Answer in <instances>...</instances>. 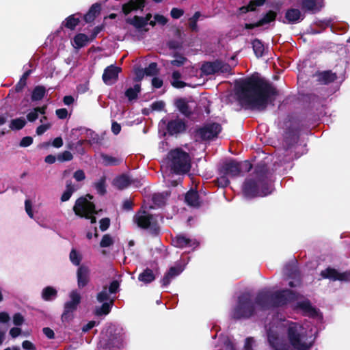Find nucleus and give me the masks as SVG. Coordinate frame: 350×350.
<instances>
[{"mask_svg": "<svg viewBox=\"0 0 350 350\" xmlns=\"http://www.w3.org/2000/svg\"><path fill=\"white\" fill-rule=\"evenodd\" d=\"M265 0H252L246 6H242L239 8V14L247 13L249 11H253L256 7L263 5Z\"/></svg>", "mask_w": 350, "mask_h": 350, "instance_id": "obj_29", "label": "nucleus"}, {"mask_svg": "<svg viewBox=\"0 0 350 350\" xmlns=\"http://www.w3.org/2000/svg\"><path fill=\"white\" fill-rule=\"evenodd\" d=\"M80 18L76 16V14L69 16L62 22V25L71 30L74 29L78 25Z\"/></svg>", "mask_w": 350, "mask_h": 350, "instance_id": "obj_30", "label": "nucleus"}, {"mask_svg": "<svg viewBox=\"0 0 350 350\" xmlns=\"http://www.w3.org/2000/svg\"><path fill=\"white\" fill-rule=\"evenodd\" d=\"M89 269L84 266L79 267L77 271L78 286L81 288L85 286L88 282Z\"/></svg>", "mask_w": 350, "mask_h": 350, "instance_id": "obj_21", "label": "nucleus"}, {"mask_svg": "<svg viewBox=\"0 0 350 350\" xmlns=\"http://www.w3.org/2000/svg\"><path fill=\"white\" fill-rule=\"evenodd\" d=\"M113 304V299L109 302H103L101 306L95 308V314L97 316L107 315L110 312Z\"/></svg>", "mask_w": 350, "mask_h": 350, "instance_id": "obj_28", "label": "nucleus"}, {"mask_svg": "<svg viewBox=\"0 0 350 350\" xmlns=\"http://www.w3.org/2000/svg\"><path fill=\"white\" fill-rule=\"evenodd\" d=\"M118 288L119 283L118 281L114 280L110 284V286L108 288V291L110 292V293L114 294L118 291Z\"/></svg>", "mask_w": 350, "mask_h": 350, "instance_id": "obj_60", "label": "nucleus"}, {"mask_svg": "<svg viewBox=\"0 0 350 350\" xmlns=\"http://www.w3.org/2000/svg\"><path fill=\"white\" fill-rule=\"evenodd\" d=\"M184 270V267L178 265L171 267L167 273H166L162 279V285L167 286L170 284L171 281L176 276H178Z\"/></svg>", "mask_w": 350, "mask_h": 350, "instance_id": "obj_18", "label": "nucleus"}, {"mask_svg": "<svg viewBox=\"0 0 350 350\" xmlns=\"http://www.w3.org/2000/svg\"><path fill=\"white\" fill-rule=\"evenodd\" d=\"M285 18L291 23H297L302 21L304 15L298 9L291 8L286 11Z\"/></svg>", "mask_w": 350, "mask_h": 350, "instance_id": "obj_20", "label": "nucleus"}, {"mask_svg": "<svg viewBox=\"0 0 350 350\" xmlns=\"http://www.w3.org/2000/svg\"><path fill=\"white\" fill-rule=\"evenodd\" d=\"M85 142V140H79L75 144H70L68 148L71 150H75L79 154L83 155L85 154V150L83 148V145Z\"/></svg>", "mask_w": 350, "mask_h": 350, "instance_id": "obj_47", "label": "nucleus"}, {"mask_svg": "<svg viewBox=\"0 0 350 350\" xmlns=\"http://www.w3.org/2000/svg\"><path fill=\"white\" fill-rule=\"evenodd\" d=\"M299 295L291 290L277 291L274 293L267 289L260 291L254 303L250 299L248 293H243L239 297L238 304L234 308L232 316L234 319L250 318L254 315H262L261 313L273 307L286 305L297 300Z\"/></svg>", "mask_w": 350, "mask_h": 350, "instance_id": "obj_2", "label": "nucleus"}, {"mask_svg": "<svg viewBox=\"0 0 350 350\" xmlns=\"http://www.w3.org/2000/svg\"><path fill=\"white\" fill-rule=\"evenodd\" d=\"M221 130V125L217 123H209L199 129L198 135L202 139H212L217 136Z\"/></svg>", "mask_w": 350, "mask_h": 350, "instance_id": "obj_11", "label": "nucleus"}, {"mask_svg": "<svg viewBox=\"0 0 350 350\" xmlns=\"http://www.w3.org/2000/svg\"><path fill=\"white\" fill-rule=\"evenodd\" d=\"M252 165L247 161L237 162L230 159L224 162L219 167L220 174L227 175L229 177L239 176L241 172H249Z\"/></svg>", "mask_w": 350, "mask_h": 350, "instance_id": "obj_7", "label": "nucleus"}, {"mask_svg": "<svg viewBox=\"0 0 350 350\" xmlns=\"http://www.w3.org/2000/svg\"><path fill=\"white\" fill-rule=\"evenodd\" d=\"M22 347L26 350H36L34 345L29 340L23 341L22 343Z\"/></svg>", "mask_w": 350, "mask_h": 350, "instance_id": "obj_64", "label": "nucleus"}, {"mask_svg": "<svg viewBox=\"0 0 350 350\" xmlns=\"http://www.w3.org/2000/svg\"><path fill=\"white\" fill-rule=\"evenodd\" d=\"M296 308L299 309L304 315L316 319L317 321H321L322 319V316L319 310L313 308L307 299L297 302Z\"/></svg>", "mask_w": 350, "mask_h": 350, "instance_id": "obj_12", "label": "nucleus"}, {"mask_svg": "<svg viewBox=\"0 0 350 350\" xmlns=\"http://www.w3.org/2000/svg\"><path fill=\"white\" fill-rule=\"evenodd\" d=\"M93 197L87 195L85 197L79 198L73 207L75 214L81 217L90 219L92 224L96 222L94 215L96 214L94 204L91 202Z\"/></svg>", "mask_w": 350, "mask_h": 350, "instance_id": "obj_6", "label": "nucleus"}, {"mask_svg": "<svg viewBox=\"0 0 350 350\" xmlns=\"http://www.w3.org/2000/svg\"><path fill=\"white\" fill-rule=\"evenodd\" d=\"M144 73L148 76H154L158 73L157 64L151 63L145 68Z\"/></svg>", "mask_w": 350, "mask_h": 350, "instance_id": "obj_50", "label": "nucleus"}, {"mask_svg": "<svg viewBox=\"0 0 350 350\" xmlns=\"http://www.w3.org/2000/svg\"><path fill=\"white\" fill-rule=\"evenodd\" d=\"M174 246L179 248L194 249L198 246V242L196 239H190L183 235H178L172 239Z\"/></svg>", "mask_w": 350, "mask_h": 350, "instance_id": "obj_14", "label": "nucleus"}, {"mask_svg": "<svg viewBox=\"0 0 350 350\" xmlns=\"http://www.w3.org/2000/svg\"><path fill=\"white\" fill-rule=\"evenodd\" d=\"M183 10L178 8H173L171 10V16L174 18H179L180 16L183 15Z\"/></svg>", "mask_w": 350, "mask_h": 350, "instance_id": "obj_61", "label": "nucleus"}, {"mask_svg": "<svg viewBox=\"0 0 350 350\" xmlns=\"http://www.w3.org/2000/svg\"><path fill=\"white\" fill-rule=\"evenodd\" d=\"M284 270L289 278H299V273H298L297 268L295 267V265H287L285 267ZM299 283V279H297L296 280V284H295L294 282L291 281L289 282V286L291 287H294V286H296Z\"/></svg>", "mask_w": 350, "mask_h": 350, "instance_id": "obj_26", "label": "nucleus"}, {"mask_svg": "<svg viewBox=\"0 0 350 350\" xmlns=\"http://www.w3.org/2000/svg\"><path fill=\"white\" fill-rule=\"evenodd\" d=\"M187 59L179 55H174V59L170 62V64L173 66L180 67L185 64Z\"/></svg>", "mask_w": 350, "mask_h": 350, "instance_id": "obj_51", "label": "nucleus"}, {"mask_svg": "<svg viewBox=\"0 0 350 350\" xmlns=\"http://www.w3.org/2000/svg\"><path fill=\"white\" fill-rule=\"evenodd\" d=\"M176 106L180 112L186 116H189L191 113V109L185 99L177 100L176 102Z\"/></svg>", "mask_w": 350, "mask_h": 350, "instance_id": "obj_33", "label": "nucleus"}, {"mask_svg": "<svg viewBox=\"0 0 350 350\" xmlns=\"http://www.w3.org/2000/svg\"><path fill=\"white\" fill-rule=\"evenodd\" d=\"M45 110L46 107H36L29 113H28V114L27 115V118L29 122H34L38 118L39 113H45Z\"/></svg>", "mask_w": 350, "mask_h": 350, "instance_id": "obj_37", "label": "nucleus"}, {"mask_svg": "<svg viewBox=\"0 0 350 350\" xmlns=\"http://www.w3.org/2000/svg\"><path fill=\"white\" fill-rule=\"evenodd\" d=\"M228 176L220 174L219 178H217L218 185L221 187H226L230 184Z\"/></svg>", "mask_w": 350, "mask_h": 350, "instance_id": "obj_55", "label": "nucleus"}, {"mask_svg": "<svg viewBox=\"0 0 350 350\" xmlns=\"http://www.w3.org/2000/svg\"><path fill=\"white\" fill-rule=\"evenodd\" d=\"M186 203L193 207H198L200 204L198 192L193 190L189 191L185 195Z\"/></svg>", "mask_w": 350, "mask_h": 350, "instance_id": "obj_22", "label": "nucleus"}, {"mask_svg": "<svg viewBox=\"0 0 350 350\" xmlns=\"http://www.w3.org/2000/svg\"><path fill=\"white\" fill-rule=\"evenodd\" d=\"M275 17L276 13L273 11H269L259 21H258V25L262 26L269 24V23L275 21Z\"/></svg>", "mask_w": 350, "mask_h": 350, "instance_id": "obj_45", "label": "nucleus"}, {"mask_svg": "<svg viewBox=\"0 0 350 350\" xmlns=\"http://www.w3.org/2000/svg\"><path fill=\"white\" fill-rule=\"evenodd\" d=\"M100 6L98 3L92 5L88 12L84 16V20L87 23H90L94 20L96 16L100 13Z\"/></svg>", "mask_w": 350, "mask_h": 350, "instance_id": "obj_25", "label": "nucleus"}, {"mask_svg": "<svg viewBox=\"0 0 350 350\" xmlns=\"http://www.w3.org/2000/svg\"><path fill=\"white\" fill-rule=\"evenodd\" d=\"M237 94L240 100L253 109L263 110L276 94L275 88L262 79H250L241 82Z\"/></svg>", "mask_w": 350, "mask_h": 350, "instance_id": "obj_3", "label": "nucleus"}, {"mask_svg": "<svg viewBox=\"0 0 350 350\" xmlns=\"http://www.w3.org/2000/svg\"><path fill=\"white\" fill-rule=\"evenodd\" d=\"M200 16V13L199 12H196L194 15L189 18V25L192 31H197V21Z\"/></svg>", "mask_w": 350, "mask_h": 350, "instance_id": "obj_49", "label": "nucleus"}, {"mask_svg": "<svg viewBox=\"0 0 350 350\" xmlns=\"http://www.w3.org/2000/svg\"><path fill=\"white\" fill-rule=\"evenodd\" d=\"M23 321H24V318L21 314L16 313L13 316V323L15 325H16V326L21 325L23 324Z\"/></svg>", "mask_w": 350, "mask_h": 350, "instance_id": "obj_57", "label": "nucleus"}, {"mask_svg": "<svg viewBox=\"0 0 350 350\" xmlns=\"http://www.w3.org/2000/svg\"><path fill=\"white\" fill-rule=\"evenodd\" d=\"M120 68L113 65L107 67L103 75V79L107 85H112L118 79Z\"/></svg>", "mask_w": 350, "mask_h": 350, "instance_id": "obj_15", "label": "nucleus"}, {"mask_svg": "<svg viewBox=\"0 0 350 350\" xmlns=\"http://www.w3.org/2000/svg\"><path fill=\"white\" fill-rule=\"evenodd\" d=\"M77 190V186L73 185L71 182L68 181L66 183V190L64 191L61 197V200L62 202L68 201L70 198L72 193Z\"/></svg>", "mask_w": 350, "mask_h": 350, "instance_id": "obj_31", "label": "nucleus"}, {"mask_svg": "<svg viewBox=\"0 0 350 350\" xmlns=\"http://www.w3.org/2000/svg\"><path fill=\"white\" fill-rule=\"evenodd\" d=\"M110 292L108 291V288L107 286L103 287V290L97 295V300L102 302H109L110 300L113 299L114 297L111 298Z\"/></svg>", "mask_w": 350, "mask_h": 350, "instance_id": "obj_38", "label": "nucleus"}, {"mask_svg": "<svg viewBox=\"0 0 350 350\" xmlns=\"http://www.w3.org/2000/svg\"><path fill=\"white\" fill-rule=\"evenodd\" d=\"M70 259L75 265H79L81 262L80 255L74 250L70 252Z\"/></svg>", "mask_w": 350, "mask_h": 350, "instance_id": "obj_54", "label": "nucleus"}, {"mask_svg": "<svg viewBox=\"0 0 350 350\" xmlns=\"http://www.w3.org/2000/svg\"><path fill=\"white\" fill-rule=\"evenodd\" d=\"M140 91V85L139 84H136L133 88H130L126 90L125 92V96L128 98L129 100H133L137 97V94Z\"/></svg>", "mask_w": 350, "mask_h": 350, "instance_id": "obj_44", "label": "nucleus"}, {"mask_svg": "<svg viewBox=\"0 0 350 350\" xmlns=\"http://www.w3.org/2000/svg\"><path fill=\"white\" fill-rule=\"evenodd\" d=\"M72 154L69 151H64L57 155V160L62 162L71 161Z\"/></svg>", "mask_w": 350, "mask_h": 350, "instance_id": "obj_53", "label": "nucleus"}, {"mask_svg": "<svg viewBox=\"0 0 350 350\" xmlns=\"http://www.w3.org/2000/svg\"><path fill=\"white\" fill-rule=\"evenodd\" d=\"M223 347L221 350H235L232 342L228 338L222 339Z\"/></svg>", "mask_w": 350, "mask_h": 350, "instance_id": "obj_56", "label": "nucleus"}, {"mask_svg": "<svg viewBox=\"0 0 350 350\" xmlns=\"http://www.w3.org/2000/svg\"><path fill=\"white\" fill-rule=\"evenodd\" d=\"M57 295V291L51 286H47L42 290V297L45 301H51Z\"/></svg>", "mask_w": 350, "mask_h": 350, "instance_id": "obj_36", "label": "nucleus"}, {"mask_svg": "<svg viewBox=\"0 0 350 350\" xmlns=\"http://www.w3.org/2000/svg\"><path fill=\"white\" fill-rule=\"evenodd\" d=\"M169 195L167 192L156 193L153 196L152 200L155 204L161 206L165 204V200Z\"/></svg>", "mask_w": 350, "mask_h": 350, "instance_id": "obj_46", "label": "nucleus"}, {"mask_svg": "<svg viewBox=\"0 0 350 350\" xmlns=\"http://www.w3.org/2000/svg\"><path fill=\"white\" fill-rule=\"evenodd\" d=\"M26 124V120L24 118L21 117L11 120L10 128L12 130L22 129Z\"/></svg>", "mask_w": 350, "mask_h": 350, "instance_id": "obj_41", "label": "nucleus"}, {"mask_svg": "<svg viewBox=\"0 0 350 350\" xmlns=\"http://www.w3.org/2000/svg\"><path fill=\"white\" fill-rule=\"evenodd\" d=\"M45 92H46L45 88H44L43 86H36L33 89V92H32V95H31L32 100L37 101V100H41L44 97Z\"/></svg>", "mask_w": 350, "mask_h": 350, "instance_id": "obj_43", "label": "nucleus"}, {"mask_svg": "<svg viewBox=\"0 0 350 350\" xmlns=\"http://www.w3.org/2000/svg\"><path fill=\"white\" fill-rule=\"evenodd\" d=\"M110 224V220L108 218H103L100 221V229L102 231L106 230Z\"/></svg>", "mask_w": 350, "mask_h": 350, "instance_id": "obj_58", "label": "nucleus"}, {"mask_svg": "<svg viewBox=\"0 0 350 350\" xmlns=\"http://www.w3.org/2000/svg\"><path fill=\"white\" fill-rule=\"evenodd\" d=\"M145 6L144 0H131L122 6V11L125 14H128L132 11L142 10Z\"/></svg>", "mask_w": 350, "mask_h": 350, "instance_id": "obj_19", "label": "nucleus"}, {"mask_svg": "<svg viewBox=\"0 0 350 350\" xmlns=\"http://www.w3.org/2000/svg\"><path fill=\"white\" fill-rule=\"evenodd\" d=\"M336 79L335 73L331 71H325L320 72L318 75V80L323 84H327L334 81Z\"/></svg>", "mask_w": 350, "mask_h": 350, "instance_id": "obj_27", "label": "nucleus"}, {"mask_svg": "<svg viewBox=\"0 0 350 350\" xmlns=\"http://www.w3.org/2000/svg\"><path fill=\"white\" fill-rule=\"evenodd\" d=\"M252 47L254 52L257 57H260L263 55L265 47L260 40L255 39L252 42Z\"/></svg>", "mask_w": 350, "mask_h": 350, "instance_id": "obj_39", "label": "nucleus"}, {"mask_svg": "<svg viewBox=\"0 0 350 350\" xmlns=\"http://www.w3.org/2000/svg\"><path fill=\"white\" fill-rule=\"evenodd\" d=\"M217 73H229L231 71V67L228 64L217 61Z\"/></svg>", "mask_w": 350, "mask_h": 350, "instance_id": "obj_48", "label": "nucleus"}, {"mask_svg": "<svg viewBox=\"0 0 350 350\" xmlns=\"http://www.w3.org/2000/svg\"><path fill=\"white\" fill-rule=\"evenodd\" d=\"M321 276L323 278H328L332 280L348 281L350 280V273L347 272L339 273L336 269L327 268L321 271Z\"/></svg>", "mask_w": 350, "mask_h": 350, "instance_id": "obj_13", "label": "nucleus"}, {"mask_svg": "<svg viewBox=\"0 0 350 350\" xmlns=\"http://www.w3.org/2000/svg\"><path fill=\"white\" fill-rule=\"evenodd\" d=\"M131 184L130 178L126 174H122L116 177L113 181V185L114 187L119 189H123Z\"/></svg>", "mask_w": 350, "mask_h": 350, "instance_id": "obj_23", "label": "nucleus"}, {"mask_svg": "<svg viewBox=\"0 0 350 350\" xmlns=\"http://www.w3.org/2000/svg\"><path fill=\"white\" fill-rule=\"evenodd\" d=\"M323 0H302L301 7L312 13L319 12L323 7Z\"/></svg>", "mask_w": 350, "mask_h": 350, "instance_id": "obj_16", "label": "nucleus"}, {"mask_svg": "<svg viewBox=\"0 0 350 350\" xmlns=\"http://www.w3.org/2000/svg\"><path fill=\"white\" fill-rule=\"evenodd\" d=\"M32 142L33 139L31 137H24L20 142V146L21 147H27L30 146Z\"/></svg>", "mask_w": 350, "mask_h": 350, "instance_id": "obj_62", "label": "nucleus"}, {"mask_svg": "<svg viewBox=\"0 0 350 350\" xmlns=\"http://www.w3.org/2000/svg\"><path fill=\"white\" fill-rule=\"evenodd\" d=\"M181 77L178 71H174L172 76V85L176 88H182L186 86V83L180 80Z\"/></svg>", "mask_w": 350, "mask_h": 350, "instance_id": "obj_42", "label": "nucleus"}, {"mask_svg": "<svg viewBox=\"0 0 350 350\" xmlns=\"http://www.w3.org/2000/svg\"><path fill=\"white\" fill-rule=\"evenodd\" d=\"M167 129L170 135H176L185 130V124L182 120L176 118L167 123Z\"/></svg>", "mask_w": 350, "mask_h": 350, "instance_id": "obj_17", "label": "nucleus"}, {"mask_svg": "<svg viewBox=\"0 0 350 350\" xmlns=\"http://www.w3.org/2000/svg\"><path fill=\"white\" fill-rule=\"evenodd\" d=\"M89 42V38L84 33L77 34L72 42V46L75 49H80L85 46Z\"/></svg>", "mask_w": 350, "mask_h": 350, "instance_id": "obj_24", "label": "nucleus"}, {"mask_svg": "<svg viewBox=\"0 0 350 350\" xmlns=\"http://www.w3.org/2000/svg\"><path fill=\"white\" fill-rule=\"evenodd\" d=\"M217 61L214 62H206L202 66L201 70L202 72L206 75H213L217 73Z\"/></svg>", "mask_w": 350, "mask_h": 350, "instance_id": "obj_35", "label": "nucleus"}, {"mask_svg": "<svg viewBox=\"0 0 350 350\" xmlns=\"http://www.w3.org/2000/svg\"><path fill=\"white\" fill-rule=\"evenodd\" d=\"M171 171L177 174L188 172L191 167L189 155L179 148L171 150L166 159Z\"/></svg>", "mask_w": 350, "mask_h": 350, "instance_id": "obj_5", "label": "nucleus"}, {"mask_svg": "<svg viewBox=\"0 0 350 350\" xmlns=\"http://www.w3.org/2000/svg\"><path fill=\"white\" fill-rule=\"evenodd\" d=\"M100 158L105 165H117L122 161L120 159L103 153L100 154Z\"/></svg>", "mask_w": 350, "mask_h": 350, "instance_id": "obj_34", "label": "nucleus"}, {"mask_svg": "<svg viewBox=\"0 0 350 350\" xmlns=\"http://www.w3.org/2000/svg\"><path fill=\"white\" fill-rule=\"evenodd\" d=\"M155 279L153 271L150 269H145L139 275L138 280L144 284H148Z\"/></svg>", "mask_w": 350, "mask_h": 350, "instance_id": "obj_32", "label": "nucleus"}, {"mask_svg": "<svg viewBox=\"0 0 350 350\" xmlns=\"http://www.w3.org/2000/svg\"><path fill=\"white\" fill-rule=\"evenodd\" d=\"M74 178L77 181H81L85 179V173L81 170H78L74 173Z\"/></svg>", "mask_w": 350, "mask_h": 350, "instance_id": "obj_63", "label": "nucleus"}, {"mask_svg": "<svg viewBox=\"0 0 350 350\" xmlns=\"http://www.w3.org/2000/svg\"><path fill=\"white\" fill-rule=\"evenodd\" d=\"M70 300L64 304V310L62 315L63 321L69 322L73 318V312L77 310L78 305L81 301V295L77 291L70 292Z\"/></svg>", "mask_w": 350, "mask_h": 350, "instance_id": "obj_10", "label": "nucleus"}, {"mask_svg": "<svg viewBox=\"0 0 350 350\" xmlns=\"http://www.w3.org/2000/svg\"><path fill=\"white\" fill-rule=\"evenodd\" d=\"M51 127L50 124H42L39 126L36 129V133L38 135H42Z\"/></svg>", "mask_w": 350, "mask_h": 350, "instance_id": "obj_59", "label": "nucleus"}, {"mask_svg": "<svg viewBox=\"0 0 350 350\" xmlns=\"http://www.w3.org/2000/svg\"><path fill=\"white\" fill-rule=\"evenodd\" d=\"M267 341L274 350H307L315 338L317 329L309 324L273 317L265 325Z\"/></svg>", "mask_w": 350, "mask_h": 350, "instance_id": "obj_1", "label": "nucleus"}, {"mask_svg": "<svg viewBox=\"0 0 350 350\" xmlns=\"http://www.w3.org/2000/svg\"><path fill=\"white\" fill-rule=\"evenodd\" d=\"M152 15L150 14H148L144 18L135 16L133 18H127L126 22L137 29L146 26L148 23V21H150L149 23L152 26H154L156 24L164 25L167 22V18L160 14H156L154 17V21H150Z\"/></svg>", "mask_w": 350, "mask_h": 350, "instance_id": "obj_8", "label": "nucleus"}, {"mask_svg": "<svg viewBox=\"0 0 350 350\" xmlns=\"http://www.w3.org/2000/svg\"><path fill=\"white\" fill-rule=\"evenodd\" d=\"M106 178L105 176L100 177L96 182L94 183V188L97 193L100 195H103L106 192Z\"/></svg>", "mask_w": 350, "mask_h": 350, "instance_id": "obj_40", "label": "nucleus"}, {"mask_svg": "<svg viewBox=\"0 0 350 350\" xmlns=\"http://www.w3.org/2000/svg\"><path fill=\"white\" fill-rule=\"evenodd\" d=\"M272 192L269 173L265 165H258L254 174L243 183V193L247 198L266 196Z\"/></svg>", "mask_w": 350, "mask_h": 350, "instance_id": "obj_4", "label": "nucleus"}, {"mask_svg": "<svg viewBox=\"0 0 350 350\" xmlns=\"http://www.w3.org/2000/svg\"><path fill=\"white\" fill-rule=\"evenodd\" d=\"M113 243L112 237L109 234H105L100 243L102 247H107L112 245Z\"/></svg>", "mask_w": 350, "mask_h": 350, "instance_id": "obj_52", "label": "nucleus"}, {"mask_svg": "<svg viewBox=\"0 0 350 350\" xmlns=\"http://www.w3.org/2000/svg\"><path fill=\"white\" fill-rule=\"evenodd\" d=\"M134 221L139 227L149 229L154 233H157L159 230L157 217L146 211L137 213L134 217Z\"/></svg>", "mask_w": 350, "mask_h": 350, "instance_id": "obj_9", "label": "nucleus"}]
</instances>
